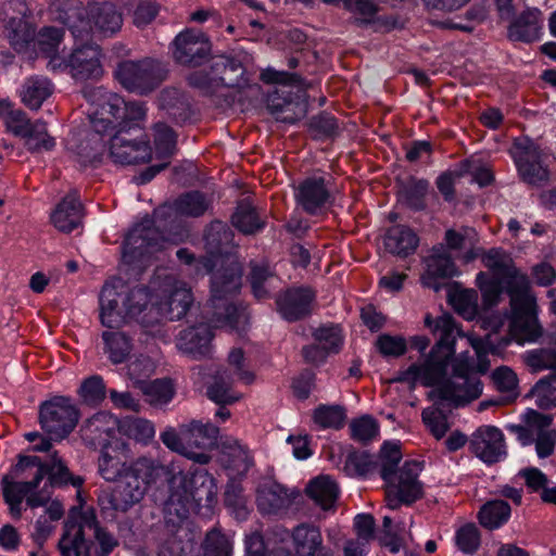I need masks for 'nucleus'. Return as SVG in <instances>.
<instances>
[{"mask_svg":"<svg viewBox=\"0 0 556 556\" xmlns=\"http://www.w3.org/2000/svg\"><path fill=\"white\" fill-rule=\"evenodd\" d=\"M128 472L144 483L146 490L159 481H167L169 495L163 502V509L165 515L176 517L178 521L186 519L194 505L210 503L214 495L213 479L207 475H176L160 460L151 457L141 456L135 459L129 464Z\"/></svg>","mask_w":556,"mask_h":556,"instance_id":"obj_1","label":"nucleus"},{"mask_svg":"<svg viewBox=\"0 0 556 556\" xmlns=\"http://www.w3.org/2000/svg\"><path fill=\"white\" fill-rule=\"evenodd\" d=\"M212 207V199L201 191H188L180 194L170 205L155 211V220L146 216L128 232L123 245V258L127 264H143L159 251L167 236L160 230L172 213L185 217L198 218Z\"/></svg>","mask_w":556,"mask_h":556,"instance_id":"obj_2","label":"nucleus"},{"mask_svg":"<svg viewBox=\"0 0 556 556\" xmlns=\"http://www.w3.org/2000/svg\"><path fill=\"white\" fill-rule=\"evenodd\" d=\"M247 52L233 55H215L210 60V72L195 71L187 76L190 87L198 89L203 96L213 98L220 109H229L239 102L243 108V97H256L258 85H247V65L251 61Z\"/></svg>","mask_w":556,"mask_h":556,"instance_id":"obj_3","label":"nucleus"},{"mask_svg":"<svg viewBox=\"0 0 556 556\" xmlns=\"http://www.w3.org/2000/svg\"><path fill=\"white\" fill-rule=\"evenodd\" d=\"M56 18L68 27L73 37L89 41L94 33L110 36L118 31L123 24L122 13L113 3H89L84 7L74 0L59 2Z\"/></svg>","mask_w":556,"mask_h":556,"instance_id":"obj_4","label":"nucleus"},{"mask_svg":"<svg viewBox=\"0 0 556 556\" xmlns=\"http://www.w3.org/2000/svg\"><path fill=\"white\" fill-rule=\"evenodd\" d=\"M211 296L208 306L212 320L225 323L233 329H239L247 321L243 309L239 308L233 299L242 287L243 267L239 257L222 261L216 271H211Z\"/></svg>","mask_w":556,"mask_h":556,"instance_id":"obj_5","label":"nucleus"},{"mask_svg":"<svg viewBox=\"0 0 556 556\" xmlns=\"http://www.w3.org/2000/svg\"><path fill=\"white\" fill-rule=\"evenodd\" d=\"M427 327H432L434 332H439V340L431 349V352L422 365L413 364L405 371H402L395 381L415 383L418 379L426 387H433L447 372V364L454 354L455 320L452 315L443 314L434 321L430 315L425 318Z\"/></svg>","mask_w":556,"mask_h":556,"instance_id":"obj_6","label":"nucleus"},{"mask_svg":"<svg viewBox=\"0 0 556 556\" xmlns=\"http://www.w3.org/2000/svg\"><path fill=\"white\" fill-rule=\"evenodd\" d=\"M43 462L38 456H20L17 464L11 469L10 473L2 478V492L4 501L15 500L23 502L27 496L26 503L30 507L46 505L51 496L47 484L40 491H36L40 482L46 477Z\"/></svg>","mask_w":556,"mask_h":556,"instance_id":"obj_7","label":"nucleus"},{"mask_svg":"<svg viewBox=\"0 0 556 556\" xmlns=\"http://www.w3.org/2000/svg\"><path fill=\"white\" fill-rule=\"evenodd\" d=\"M219 428L210 421L191 420L178 429L167 427L160 439L172 452L178 453L197 464L205 465L211 456L205 452L217 444Z\"/></svg>","mask_w":556,"mask_h":556,"instance_id":"obj_8","label":"nucleus"},{"mask_svg":"<svg viewBox=\"0 0 556 556\" xmlns=\"http://www.w3.org/2000/svg\"><path fill=\"white\" fill-rule=\"evenodd\" d=\"M63 529L64 532L58 543L62 556H80L83 549H85V556H90L84 534L85 529L92 531L93 540L99 545L97 556H109L118 546V540L99 522L92 508L81 511L79 522L68 517L64 521Z\"/></svg>","mask_w":556,"mask_h":556,"instance_id":"obj_9","label":"nucleus"},{"mask_svg":"<svg viewBox=\"0 0 556 556\" xmlns=\"http://www.w3.org/2000/svg\"><path fill=\"white\" fill-rule=\"evenodd\" d=\"M505 289L510 299L514 314V325L518 329L521 339L535 341L542 336V327L536 317V299L526 275L514 276L510 281H505Z\"/></svg>","mask_w":556,"mask_h":556,"instance_id":"obj_10","label":"nucleus"},{"mask_svg":"<svg viewBox=\"0 0 556 556\" xmlns=\"http://www.w3.org/2000/svg\"><path fill=\"white\" fill-rule=\"evenodd\" d=\"M81 93L92 106L89 111L91 125L109 135L117 130L122 124V113L126 111L125 100L102 86L86 85Z\"/></svg>","mask_w":556,"mask_h":556,"instance_id":"obj_11","label":"nucleus"},{"mask_svg":"<svg viewBox=\"0 0 556 556\" xmlns=\"http://www.w3.org/2000/svg\"><path fill=\"white\" fill-rule=\"evenodd\" d=\"M420 471V463L408 460L391 473L389 479H383L387 483L386 497L389 508L397 509L402 504L410 505L422 496V483L418 480Z\"/></svg>","mask_w":556,"mask_h":556,"instance_id":"obj_12","label":"nucleus"},{"mask_svg":"<svg viewBox=\"0 0 556 556\" xmlns=\"http://www.w3.org/2000/svg\"><path fill=\"white\" fill-rule=\"evenodd\" d=\"M79 413L70 399L55 396L40 405L39 421L51 439L62 440L76 427Z\"/></svg>","mask_w":556,"mask_h":556,"instance_id":"obj_13","label":"nucleus"},{"mask_svg":"<svg viewBox=\"0 0 556 556\" xmlns=\"http://www.w3.org/2000/svg\"><path fill=\"white\" fill-rule=\"evenodd\" d=\"M173 60L188 68L200 67L212 58V43L200 30L187 29L179 33L170 45Z\"/></svg>","mask_w":556,"mask_h":556,"instance_id":"obj_14","label":"nucleus"},{"mask_svg":"<svg viewBox=\"0 0 556 556\" xmlns=\"http://www.w3.org/2000/svg\"><path fill=\"white\" fill-rule=\"evenodd\" d=\"M115 77L126 90L140 96L149 94L161 84L156 66L150 60L123 61L115 70Z\"/></svg>","mask_w":556,"mask_h":556,"instance_id":"obj_15","label":"nucleus"},{"mask_svg":"<svg viewBox=\"0 0 556 556\" xmlns=\"http://www.w3.org/2000/svg\"><path fill=\"white\" fill-rule=\"evenodd\" d=\"M513 157L522 181L533 187L543 186L549 177V172L541 163L542 151L529 138L517 139L514 143Z\"/></svg>","mask_w":556,"mask_h":556,"instance_id":"obj_16","label":"nucleus"},{"mask_svg":"<svg viewBox=\"0 0 556 556\" xmlns=\"http://www.w3.org/2000/svg\"><path fill=\"white\" fill-rule=\"evenodd\" d=\"M146 493L144 483L127 472L122 479L117 480L114 488L101 491L98 496V504L102 511L127 513L143 500Z\"/></svg>","mask_w":556,"mask_h":556,"instance_id":"obj_17","label":"nucleus"},{"mask_svg":"<svg viewBox=\"0 0 556 556\" xmlns=\"http://www.w3.org/2000/svg\"><path fill=\"white\" fill-rule=\"evenodd\" d=\"M109 157L121 165L147 163L152 157V148L143 138H131L128 130L117 129L109 135Z\"/></svg>","mask_w":556,"mask_h":556,"instance_id":"obj_18","label":"nucleus"},{"mask_svg":"<svg viewBox=\"0 0 556 556\" xmlns=\"http://www.w3.org/2000/svg\"><path fill=\"white\" fill-rule=\"evenodd\" d=\"M444 378L445 376L428 392L429 400L446 401L455 407H459L477 400L482 394L483 384L478 377Z\"/></svg>","mask_w":556,"mask_h":556,"instance_id":"obj_19","label":"nucleus"},{"mask_svg":"<svg viewBox=\"0 0 556 556\" xmlns=\"http://www.w3.org/2000/svg\"><path fill=\"white\" fill-rule=\"evenodd\" d=\"M126 286L121 279L108 281L99 294L100 321L109 329L118 328L126 321Z\"/></svg>","mask_w":556,"mask_h":556,"instance_id":"obj_20","label":"nucleus"},{"mask_svg":"<svg viewBox=\"0 0 556 556\" xmlns=\"http://www.w3.org/2000/svg\"><path fill=\"white\" fill-rule=\"evenodd\" d=\"M261 77L267 84L280 85L267 98V109L276 117L287 104L295 101V92L291 90V87H300L302 78L294 73L290 74L271 68L264 71Z\"/></svg>","mask_w":556,"mask_h":556,"instance_id":"obj_21","label":"nucleus"},{"mask_svg":"<svg viewBox=\"0 0 556 556\" xmlns=\"http://www.w3.org/2000/svg\"><path fill=\"white\" fill-rule=\"evenodd\" d=\"M235 233L230 227L222 220H213L204 231V248L206 255L213 257L215 261V267L219 260L229 261L233 257H238L233 250L239 244L233 242Z\"/></svg>","mask_w":556,"mask_h":556,"instance_id":"obj_22","label":"nucleus"},{"mask_svg":"<svg viewBox=\"0 0 556 556\" xmlns=\"http://www.w3.org/2000/svg\"><path fill=\"white\" fill-rule=\"evenodd\" d=\"M425 264L426 271L421 276V282L437 292L442 288L439 279H450L459 273L444 243H439L431 249V253L425 258Z\"/></svg>","mask_w":556,"mask_h":556,"instance_id":"obj_23","label":"nucleus"},{"mask_svg":"<svg viewBox=\"0 0 556 556\" xmlns=\"http://www.w3.org/2000/svg\"><path fill=\"white\" fill-rule=\"evenodd\" d=\"M213 330L207 323L189 326L176 336V348L184 354L200 359L212 352Z\"/></svg>","mask_w":556,"mask_h":556,"instance_id":"obj_24","label":"nucleus"},{"mask_svg":"<svg viewBox=\"0 0 556 556\" xmlns=\"http://www.w3.org/2000/svg\"><path fill=\"white\" fill-rule=\"evenodd\" d=\"M470 448L484 463L495 464L506 455L504 434L494 426L480 427L472 434Z\"/></svg>","mask_w":556,"mask_h":556,"instance_id":"obj_25","label":"nucleus"},{"mask_svg":"<svg viewBox=\"0 0 556 556\" xmlns=\"http://www.w3.org/2000/svg\"><path fill=\"white\" fill-rule=\"evenodd\" d=\"M293 554L287 551H277L274 556H319L329 547L324 545L320 529L313 525L303 522L295 526L291 532Z\"/></svg>","mask_w":556,"mask_h":556,"instance_id":"obj_26","label":"nucleus"},{"mask_svg":"<svg viewBox=\"0 0 556 556\" xmlns=\"http://www.w3.org/2000/svg\"><path fill=\"white\" fill-rule=\"evenodd\" d=\"M81 47L74 49L68 59V66L76 79H98L103 74L100 63L101 50L97 45L81 41Z\"/></svg>","mask_w":556,"mask_h":556,"instance_id":"obj_27","label":"nucleus"},{"mask_svg":"<svg viewBox=\"0 0 556 556\" xmlns=\"http://www.w3.org/2000/svg\"><path fill=\"white\" fill-rule=\"evenodd\" d=\"M157 106L164 116L177 125L189 122L194 114L189 96L177 88L163 89L157 97Z\"/></svg>","mask_w":556,"mask_h":556,"instance_id":"obj_28","label":"nucleus"},{"mask_svg":"<svg viewBox=\"0 0 556 556\" xmlns=\"http://www.w3.org/2000/svg\"><path fill=\"white\" fill-rule=\"evenodd\" d=\"M315 293L311 288H292L280 295L276 303L281 316L288 321H296L308 316Z\"/></svg>","mask_w":556,"mask_h":556,"instance_id":"obj_29","label":"nucleus"},{"mask_svg":"<svg viewBox=\"0 0 556 556\" xmlns=\"http://www.w3.org/2000/svg\"><path fill=\"white\" fill-rule=\"evenodd\" d=\"M105 137L109 138L108 132L96 129L92 125L89 130L79 134V138L72 148L77 161L84 166L100 164L105 152Z\"/></svg>","mask_w":556,"mask_h":556,"instance_id":"obj_30","label":"nucleus"},{"mask_svg":"<svg viewBox=\"0 0 556 556\" xmlns=\"http://www.w3.org/2000/svg\"><path fill=\"white\" fill-rule=\"evenodd\" d=\"M168 289L160 300L166 312V319L174 321L186 316L193 303L191 289L184 281L168 279Z\"/></svg>","mask_w":556,"mask_h":556,"instance_id":"obj_31","label":"nucleus"},{"mask_svg":"<svg viewBox=\"0 0 556 556\" xmlns=\"http://www.w3.org/2000/svg\"><path fill=\"white\" fill-rule=\"evenodd\" d=\"M330 190L324 177H308L298 187V204L308 214H316L330 200Z\"/></svg>","mask_w":556,"mask_h":556,"instance_id":"obj_32","label":"nucleus"},{"mask_svg":"<svg viewBox=\"0 0 556 556\" xmlns=\"http://www.w3.org/2000/svg\"><path fill=\"white\" fill-rule=\"evenodd\" d=\"M84 207L76 190L66 194L51 214V222L62 232H71L81 225Z\"/></svg>","mask_w":556,"mask_h":556,"instance_id":"obj_33","label":"nucleus"},{"mask_svg":"<svg viewBox=\"0 0 556 556\" xmlns=\"http://www.w3.org/2000/svg\"><path fill=\"white\" fill-rule=\"evenodd\" d=\"M220 462L226 469L231 470L233 475L244 476L252 466V458L248 448L233 438H222Z\"/></svg>","mask_w":556,"mask_h":556,"instance_id":"obj_34","label":"nucleus"},{"mask_svg":"<svg viewBox=\"0 0 556 556\" xmlns=\"http://www.w3.org/2000/svg\"><path fill=\"white\" fill-rule=\"evenodd\" d=\"M541 12L538 9L523 11L509 26L511 40L532 42L539 38Z\"/></svg>","mask_w":556,"mask_h":556,"instance_id":"obj_35","label":"nucleus"},{"mask_svg":"<svg viewBox=\"0 0 556 556\" xmlns=\"http://www.w3.org/2000/svg\"><path fill=\"white\" fill-rule=\"evenodd\" d=\"M305 492L323 510H329L338 498L339 488L329 476H318L309 481Z\"/></svg>","mask_w":556,"mask_h":556,"instance_id":"obj_36","label":"nucleus"},{"mask_svg":"<svg viewBox=\"0 0 556 556\" xmlns=\"http://www.w3.org/2000/svg\"><path fill=\"white\" fill-rule=\"evenodd\" d=\"M417 247V235L405 226L391 227L386 233L384 248L392 254L405 257L414 253Z\"/></svg>","mask_w":556,"mask_h":556,"instance_id":"obj_37","label":"nucleus"},{"mask_svg":"<svg viewBox=\"0 0 556 556\" xmlns=\"http://www.w3.org/2000/svg\"><path fill=\"white\" fill-rule=\"evenodd\" d=\"M101 338L104 353L113 364L124 363L132 351V339L123 331L105 330Z\"/></svg>","mask_w":556,"mask_h":556,"instance_id":"obj_38","label":"nucleus"},{"mask_svg":"<svg viewBox=\"0 0 556 556\" xmlns=\"http://www.w3.org/2000/svg\"><path fill=\"white\" fill-rule=\"evenodd\" d=\"M455 328L459 331V333L455 332V339L457 337L467 338L468 343L475 350L478 361L477 371L479 374H485L490 369L491 364L488 358V354H496L501 346H505L509 343L508 339H502V342L498 345H495L491 334H486L484 338L465 336L456 325Z\"/></svg>","mask_w":556,"mask_h":556,"instance_id":"obj_39","label":"nucleus"},{"mask_svg":"<svg viewBox=\"0 0 556 556\" xmlns=\"http://www.w3.org/2000/svg\"><path fill=\"white\" fill-rule=\"evenodd\" d=\"M52 93L50 80L41 76H31L21 89V100L30 110H38Z\"/></svg>","mask_w":556,"mask_h":556,"instance_id":"obj_40","label":"nucleus"},{"mask_svg":"<svg viewBox=\"0 0 556 556\" xmlns=\"http://www.w3.org/2000/svg\"><path fill=\"white\" fill-rule=\"evenodd\" d=\"M7 37L11 47L18 53H27L34 43L35 29L24 17H12L7 26Z\"/></svg>","mask_w":556,"mask_h":556,"instance_id":"obj_41","label":"nucleus"},{"mask_svg":"<svg viewBox=\"0 0 556 556\" xmlns=\"http://www.w3.org/2000/svg\"><path fill=\"white\" fill-rule=\"evenodd\" d=\"M231 224L243 235H254L264 227L255 207L247 200H241L231 215Z\"/></svg>","mask_w":556,"mask_h":556,"instance_id":"obj_42","label":"nucleus"},{"mask_svg":"<svg viewBox=\"0 0 556 556\" xmlns=\"http://www.w3.org/2000/svg\"><path fill=\"white\" fill-rule=\"evenodd\" d=\"M43 467L47 470L48 481L45 483L48 486H63L72 484L75 488H80L84 479L79 476H73L64 462L54 452L51 455V462L43 463Z\"/></svg>","mask_w":556,"mask_h":556,"instance_id":"obj_43","label":"nucleus"},{"mask_svg":"<svg viewBox=\"0 0 556 556\" xmlns=\"http://www.w3.org/2000/svg\"><path fill=\"white\" fill-rule=\"evenodd\" d=\"M249 281L253 295L257 300H265L270 296L273 291L275 277L269 267L265 264L250 263Z\"/></svg>","mask_w":556,"mask_h":556,"instance_id":"obj_44","label":"nucleus"},{"mask_svg":"<svg viewBox=\"0 0 556 556\" xmlns=\"http://www.w3.org/2000/svg\"><path fill=\"white\" fill-rule=\"evenodd\" d=\"M510 506L506 501L495 500L484 504L479 511V521L486 529H496L508 520Z\"/></svg>","mask_w":556,"mask_h":556,"instance_id":"obj_45","label":"nucleus"},{"mask_svg":"<svg viewBox=\"0 0 556 556\" xmlns=\"http://www.w3.org/2000/svg\"><path fill=\"white\" fill-rule=\"evenodd\" d=\"M429 189V182L425 179L410 178L402 185L399 197L405 205L415 211L426 207L425 197Z\"/></svg>","mask_w":556,"mask_h":556,"instance_id":"obj_46","label":"nucleus"},{"mask_svg":"<svg viewBox=\"0 0 556 556\" xmlns=\"http://www.w3.org/2000/svg\"><path fill=\"white\" fill-rule=\"evenodd\" d=\"M485 266L501 276L505 281H510L514 276H523L514 265L511 258L501 249L489 250L483 257Z\"/></svg>","mask_w":556,"mask_h":556,"instance_id":"obj_47","label":"nucleus"},{"mask_svg":"<svg viewBox=\"0 0 556 556\" xmlns=\"http://www.w3.org/2000/svg\"><path fill=\"white\" fill-rule=\"evenodd\" d=\"M533 422L541 429L535 440V450L540 458H545L552 455L556 442L555 430H544L552 422V417L540 414L538 412H531Z\"/></svg>","mask_w":556,"mask_h":556,"instance_id":"obj_48","label":"nucleus"},{"mask_svg":"<svg viewBox=\"0 0 556 556\" xmlns=\"http://www.w3.org/2000/svg\"><path fill=\"white\" fill-rule=\"evenodd\" d=\"M128 466L126 462L122 460L118 453H110L103 450L98 460V471L100 476L106 481H117L127 475Z\"/></svg>","mask_w":556,"mask_h":556,"instance_id":"obj_49","label":"nucleus"},{"mask_svg":"<svg viewBox=\"0 0 556 556\" xmlns=\"http://www.w3.org/2000/svg\"><path fill=\"white\" fill-rule=\"evenodd\" d=\"M288 505V496L283 488L275 484L264 488L257 494V506L266 514L277 513Z\"/></svg>","mask_w":556,"mask_h":556,"instance_id":"obj_50","label":"nucleus"},{"mask_svg":"<svg viewBox=\"0 0 556 556\" xmlns=\"http://www.w3.org/2000/svg\"><path fill=\"white\" fill-rule=\"evenodd\" d=\"M441 401H433V405L421 412V419L431 434L437 439H442L450 429L447 417L440 407Z\"/></svg>","mask_w":556,"mask_h":556,"instance_id":"obj_51","label":"nucleus"},{"mask_svg":"<svg viewBox=\"0 0 556 556\" xmlns=\"http://www.w3.org/2000/svg\"><path fill=\"white\" fill-rule=\"evenodd\" d=\"M24 138L26 148L30 152L50 151L55 144L54 139L48 135L46 123L41 121L33 123Z\"/></svg>","mask_w":556,"mask_h":556,"instance_id":"obj_52","label":"nucleus"},{"mask_svg":"<svg viewBox=\"0 0 556 556\" xmlns=\"http://www.w3.org/2000/svg\"><path fill=\"white\" fill-rule=\"evenodd\" d=\"M154 144L160 157H170L176 151L177 135L172 127L164 122H157L153 126Z\"/></svg>","mask_w":556,"mask_h":556,"instance_id":"obj_53","label":"nucleus"},{"mask_svg":"<svg viewBox=\"0 0 556 556\" xmlns=\"http://www.w3.org/2000/svg\"><path fill=\"white\" fill-rule=\"evenodd\" d=\"M523 362L533 371L545 369L553 370V377L556 379V350L555 349H534L522 355Z\"/></svg>","mask_w":556,"mask_h":556,"instance_id":"obj_54","label":"nucleus"},{"mask_svg":"<svg viewBox=\"0 0 556 556\" xmlns=\"http://www.w3.org/2000/svg\"><path fill=\"white\" fill-rule=\"evenodd\" d=\"M313 418L321 428L340 429L344 425L345 409L341 405H319Z\"/></svg>","mask_w":556,"mask_h":556,"instance_id":"obj_55","label":"nucleus"},{"mask_svg":"<svg viewBox=\"0 0 556 556\" xmlns=\"http://www.w3.org/2000/svg\"><path fill=\"white\" fill-rule=\"evenodd\" d=\"M152 405L167 404L174 396V388L168 380L156 379L141 384L139 388Z\"/></svg>","mask_w":556,"mask_h":556,"instance_id":"obj_56","label":"nucleus"},{"mask_svg":"<svg viewBox=\"0 0 556 556\" xmlns=\"http://www.w3.org/2000/svg\"><path fill=\"white\" fill-rule=\"evenodd\" d=\"M444 247L451 251H463L472 248L477 241V233L470 227H462L459 230L447 229L444 235Z\"/></svg>","mask_w":556,"mask_h":556,"instance_id":"obj_57","label":"nucleus"},{"mask_svg":"<svg viewBox=\"0 0 556 556\" xmlns=\"http://www.w3.org/2000/svg\"><path fill=\"white\" fill-rule=\"evenodd\" d=\"M351 437L363 444H367L379 432V425L369 415L362 416L361 418L353 419L350 424Z\"/></svg>","mask_w":556,"mask_h":556,"instance_id":"obj_58","label":"nucleus"},{"mask_svg":"<svg viewBox=\"0 0 556 556\" xmlns=\"http://www.w3.org/2000/svg\"><path fill=\"white\" fill-rule=\"evenodd\" d=\"M83 402L90 406L100 404L105 399V386L100 376H91L84 380L79 388Z\"/></svg>","mask_w":556,"mask_h":556,"instance_id":"obj_59","label":"nucleus"},{"mask_svg":"<svg viewBox=\"0 0 556 556\" xmlns=\"http://www.w3.org/2000/svg\"><path fill=\"white\" fill-rule=\"evenodd\" d=\"M203 551L204 556H230L231 543L219 530L212 529L206 533Z\"/></svg>","mask_w":556,"mask_h":556,"instance_id":"obj_60","label":"nucleus"},{"mask_svg":"<svg viewBox=\"0 0 556 556\" xmlns=\"http://www.w3.org/2000/svg\"><path fill=\"white\" fill-rule=\"evenodd\" d=\"M155 365L149 356L140 355L127 366V376L140 388L154 374Z\"/></svg>","mask_w":556,"mask_h":556,"instance_id":"obj_61","label":"nucleus"},{"mask_svg":"<svg viewBox=\"0 0 556 556\" xmlns=\"http://www.w3.org/2000/svg\"><path fill=\"white\" fill-rule=\"evenodd\" d=\"M309 130L316 138L333 137L339 134V125L334 116L321 112L309 119Z\"/></svg>","mask_w":556,"mask_h":556,"instance_id":"obj_62","label":"nucleus"},{"mask_svg":"<svg viewBox=\"0 0 556 556\" xmlns=\"http://www.w3.org/2000/svg\"><path fill=\"white\" fill-rule=\"evenodd\" d=\"M63 31L53 26L42 27L37 35L36 43L45 56H50L58 52V48L62 41Z\"/></svg>","mask_w":556,"mask_h":556,"instance_id":"obj_63","label":"nucleus"},{"mask_svg":"<svg viewBox=\"0 0 556 556\" xmlns=\"http://www.w3.org/2000/svg\"><path fill=\"white\" fill-rule=\"evenodd\" d=\"M313 337L328 353L339 352L342 345L341 329L338 326H321L313 332Z\"/></svg>","mask_w":556,"mask_h":556,"instance_id":"obj_64","label":"nucleus"}]
</instances>
